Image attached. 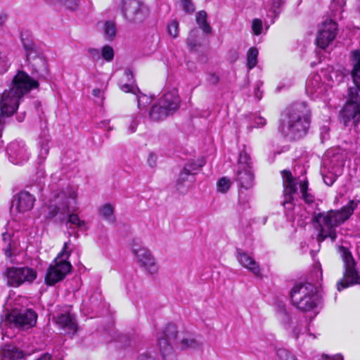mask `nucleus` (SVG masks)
Returning <instances> with one entry per match:
<instances>
[{"instance_id": "22", "label": "nucleus", "mask_w": 360, "mask_h": 360, "mask_svg": "<svg viewBox=\"0 0 360 360\" xmlns=\"http://www.w3.org/2000/svg\"><path fill=\"white\" fill-rule=\"evenodd\" d=\"M56 323L63 330L74 334L77 331V325L70 314H60L56 317Z\"/></svg>"}, {"instance_id": "46", "label": "nucleus", "mask_w": 360, "mask_h": 360, "mask_svg": "<svg viewBox=\"0 0 360 360\" xmlns=\"http://www.w3.org/2000/svg\"><path fill=\"white\" fill-rule=\"evenodd\" d=\"M138 124H139V121H138L137 118L136 117L132 118L131 120L130 121V123L129 124V126H128V129H127L128 133L132 134V133L135 132L136 130Z\"/></svg>"}, {"instance_id": "25", "label": "nucleus", "mask_w": 360, "mask_h": 360, "mask_svg": "<svg viewBox=\"0 0 360 360\" xmlns=\"http://www.w3.org/2000/svg\"><path fill=\"white\" fill-rule=\"evenodd\" d=\"M207 13L205 11H200L196 13V22L199 27L205 33H210L212 27L207 21Z\"/></svg>"}, {"instance_id": "16", "label": "nucleus", "mask_w": 360, "mask_h": 360, "mask_svg": "<svg viewBox=\"0 0 360 360\" xmlns=\"http://www.w3.org/2000/svg\"><path fill=\"white\" fill-rule=\"evenodd\" d=\"M328 89V86L321 82V78L319 75H312L307 82V92L315 97L323 96L327 92Z\"/></svg>"}, {"instance_id": "4", "label": "nucleus", "mask_w": 360, "mask_h": 360, "mask_svg": "<svg viewBox=\"0 0 360 360\" xmlns=\"http://www.w3.org/2000/svg\"><path fill=\"white\" fill-rule=\"evenodd\" d=\"M77 189L72 186H68L65 190L53 194L54 200H51L48 206V218H53L58 215L60 221L65 220L70 209L75 210Z\"/></svg>"}, {"instance_id": "47", "label": "nucleus", "mask_w": 360, "mask_h": 360, "mask_svg": "<svg viewBox=\"0 0 360 360\" xmlns=\"http://www.w3.org/2000/svg\"><path fill=\"white\" fill-rule=\"evenodd\" d=\"M344 0H333L331 3V7L333 10L339 11L345 5Z\"/></svg>"}, {"instance_id": "60", "label": "nucleus", "mask_w": 360, "mask_h": 360, "mask_svg": "<svg viewBox=\"0 0 360 360\" xmlns=\"http://www.w3.org/2000/svg\"><path fill=\"white\" fill-rule=\"evenodd\" d=\"M37 360H51V356L49 354H44Z\"/></svg>"}, {"instance_id": "41", "label": "nucleus", "mask_w": 360, "mask_h": 360, "mask_svg": "<svg viewBox=\"0 0 360 360\" xmlns=\"http://www.w3.org/2000/svg\"><path fill=\"white\" fill-rule=\"evenodd\" d=\"M10 65L8 58L5 53H0V74L7 71Z\"/></svg>"}, {"instance_id": "54", "label": "nucleus", "mask_w": 360, "mask_h": 360, "mask_svg": "<svg viewBox=\"0 0 360 360\" xmlns=\"http://www.w3.org/2000/svg\"><path fill=\"white\" fill-rule=\"evenodd\" d=\"M138 360H155L154 357L147 354H141Z\"/></svg>"}, {"instance_id": "9", "label": "nucleus", "mask_w": 360, "mask_h": 360, "mask_svg": "<svg viewBox=\"0 0 360 360\" xmlns=\"http://www.w3.org/2000/svg\"><path fill=\"white\" fill-rule=\"evenodd\" d=\"M123 18L129 22H141L147 15V8L139 0H120Z\"/></svg>"}, {"instance_id": "43", "label": "nucleus", "mask_w": 360, "mask_h": 360, "mask_svg": "<svg viewBox=\"0 0 360 360\" xmlns=\"http://www.w3.org/2000/svg\"><path fill=\"white\" fill-rule=\"evenodd\" d=\"M277 356L281 360H295V356L288 351L280 349L277 351Z\"/></svg>"}, {"instance_id": "40", "label": "nucleus", "mask_w": 360, "mask_h": 360, "mask_svg": "<svg viewBox=\"0 0 360 360\" xmlns=\"http://www.w3.org/2000/svg\"><path fill=\"white\" fill-rule=\"evenodd\" d=\"M168 33L174 38L179 35V22L176 20L172 21L167 26Z\"/></svg>"}, {"instance_id": "53", "label": "nucleus", "mask_w": 360, "mask_h": 360, "mask_svg": "<svg viewBox=\"0 0 360 360\" xmlns=\"http://www.w3.org/2000/svg\"><path fill=\"white\" fill-rule=\"evenodd\" d=\"M156 159H157V158L154 154L150 153L149 155L148 162L151 167H153L155 165Z\"/></svg>"}, {"instance_id": "10", "label": "nucleus", "mask_w": 360, "mask_h": 360, "mask_svg": "<svg viewBox=\"0 0 360 360\" xmlns=\"http://www.w3.org/2000/svg\"><path fill=\"white\" fill-rule=\"evenodd\" d=\"M131 247L132 252L136 256V262L141 267L144 268L152 274L158 271V265L153 256L149 250L141 245L139 239H133Z\"/></svg>"}, {"instance_id": "59", "label": "nucleus", "mask_w": 360, "mask_h": 360, "mask_svg": "<svg viewBox=\"0 0 360 360\" xmlns=\"http://www.w3.org/2000/svg\"><path fill=\"white\" fill-rule=\"evenodd\" d=\"M43 1L49 5L56 6V5H58L60 0H43Z\"/></svg>"}, {"instance_id": "7", "label": "nucleus", "mask_w": 360, "mask_h": 360, "mask_svg": "<svg viewBox=\"0 0 360 360\" xmlns=\"http://www.w3.org/2000/svg\"><path fill=\"white\" fill-rule=\"evenodd\" d=\"M316 287L311 283L297 284L290 292L292 302L301 311H309L316 305Z\"/></svg>"}, {"instance_id": "20", "label": "nucleus", "mask_w": 360, "mask_h": 360, "mask_svg": "<svg viewBox=\"0 0 360 360\" xmlns=\"http://www.w3.org/2000/svg\"><path fill=\"white\" fill-rule=\"evenodd\" d=\"M283 177V184L286 193V198L289 200L292 199V195L295 194L297 191L296 179L292 176L290 171L283 170L281 172Z\"/></svg>"}, {"instance_id": "45", "label": "nucleus", "mask_w": 360, "mask_h": 360, "mask_svg": "<svg viewBox=\"0 0 360 360\" xmlns=\"http://www.w3.org/2000/svg\"><path fill=\"white\" fill-rule=\"evenodd\" d=\"M191 175L192 176L191 173L188 172V171H185V169L184 168L179 174L177 179V184H183L188 180V176Z\"/></svg>"}, {"instance_id": "21", "label": "nucleus", "mask_w": 360, "mask_h": 360, "mask_svg": "<svg viewBox=\"0 0 360 360\" xmlns=\"http://www.w3.org/2000/svg\"><path fill=\"white\" fill-rule=\"evenodd\" d=\"M8 153L11 158L16 160L15 164L22 163L29 158V155L24 145L18 143H11L8 148Z\"/></svg>"}, {"instance_id": "33", "label": "nucleus", "mask_w": 360, "mask_h": 360, "mask_svg": "<svg viewBox=\"0 0 360 360\" xmlns=\"http://www.w3.org/2000/svg\"><path fill=\"white\" fill-rule=\"evenodd\" d=\"M113 212V207L110 204H105L100 209L101 214L109 221H114Z\"/></svg>"}, {"instance_id": "27", "label": "nucleus", "mask_w": 360, "mask_h": 360, "mask_svg": "<svg viewBox=\"0 0 360 360\" xmlns=\"http://www.w3.org/2000/svg\"><path fill=\"white\" fill-rule=\"evenodd\" d=\"M67 223L75 226L82 231H84L88 229L86 223L84 220L80 219L77 214H68Z\"/></svg>"}, {"instance_id": "23", "label": "nucleus", "mask_w": 360, "mask_h": 360, "mask_svg": "<svg viewBox=\"0 0 360 360\" xmlns=\"http://www.w3.org/2000/svg\"><path fill=\"white\" fill-rule=\"evenodd\" d=\"M25 356L24 352L13 346H6L0 352L1 360H20Z\"/></svg>"}, {"instance_id": "1", "label": "nucleus", "mask_w": 360, "mask_h": 360, "mask_svg": "<svg viewBox=\"0 0 360 360\" xmlns=\"http://www.w3.org/2000/svg\"><path fill=\"white\" fill-rule=\"evenodd\" d=\"M310 122L311 110L308 105L305 102H297L281 114L278 130L290 139H299L307 134Z\"/></svg>"}, {"instance_id": "64", "label": "nucleus", "mask_w": 360, "mask_h": 360, "mask_svg": "<svg viewBox=\"0 0 360 360\" xmlns=\"http://www.w3.org/2000/svg\"><path fill=\"white\" fill-rule=\"evenodd\" d=\"M37 59H38V60H40L41 63H43L44 64H45V62H44V60L43 59H41V58H37Z\"/></svg>"}, {"instance_id": "63", "label": "nucleus", "mask_w": 360, "mask_h": 360, "mask_svg": "<svg viewBox=\"0 0 360 360\" xmlns=\"http://www.w3.org/2000/svg\"><path fill=\"white\" fill-rule=\"evenodd\" d=\"M5 255H6L7 257H11L12 254H11V250H10V249H9V248H7V249L5 250Z\"/></svg>"}, {"instance_id": "15", "label": "nucleus", "mask_w": 360, "mask_h": 360, "mask_svg": "<svg viewBox=\"0 0 360 360\" xmlns=\"http://www.w3.org/2000/svg\"><path fill=\"white\" fill-rule=\"evenodd\" d=\"M35 198L27 191H21L15 196L11 209H15L20 212L30 210L33 206Z\"/></svg>"}, {"instance_id": "31", "label": "nucleus", "mask_w": 360, "mask_h": 360, "mask_svg": "<svg viewBox=\"0 0 360 360\" xmlns=\"http://www.w3.org/2000/svg\"><path fill=\"white\" fill-rule=\"evenodd\" d=\"M300 188L302 193L303 200L307 203H311L314 200V198L312 195L307 192L308 191V181L307 179L300 182Z\"/></svg>"}, {"instance_id": "32", "label": "nucleus", "mask_w": 360, "mask_h": 360, "mask_svg": "<svg viewBox=\"0 0 360 360\" xmlns=\"http://www.w3.org/2000/svg\"><path fill=\"white\" fill-rule=\"evenodd\" d=\"M179 344L180 347L184 349L189 348L195 349L200 345L198 340L191 337L181 339Z\"/></svg>"}, {"instance_id": "49", "label": "nucleus", "mask_w": 360, "mask_h": 360, "mask_svg": "<svg viewBox=\"0 0 360 360\" xmlns=\"http://www.w3.org/2000/svg\"><path fill=\"white\" fill-rule=\"evenodd\" d=\"M283 4V0H271V7L270 8L274 13L276 12V10L280 8Z\"/></svg>"}, {"instance_id": "51", "label": "nucleus", "mask_w": 360, "mask_h": 360, "mask_svg": "<svg viewBox=\"0 0 360 360\" xmlns=\"http://www.w3.org/2000/svg\"><path fill=\"white\" fill-rule=\"evenodd\" d=\"M207 80L210 84L215 85L219 82V77L214 73H210L208 75Z\"/></svg>"}, {"instance_id": "34", "label": "nucleus", "mask_w": 360, "mask_h": 360, "mask_svg": "<svg viewBox=\"0 0 360 360\" xmlns=\"http://www.w3.org/2000/svg\"><path fill=\"white\" fill-rule=\"evenodd\" d=\"M231 182L226 177H221L217 182V190L221 193H226L231 187Z\"/></svg>"}, {"instance_id": "14", "label": "nucleus", "mask_w": 360, "mask_h": 360, "mask_svg": "<svg viewBox=\"0 0 360 360\" xmlns=\"http://www.w3.org/2000/svg\"><path fill=\"white\" fill-rule=\"evenodd\" d=\"M37 316L31 309L18 311L14 309L8 316V320L19 327H32L37 321Z\"/></svg>"}, {"instance_id": "8", "label": "nucleus", "mask_w": 360, "mask_h": 360, "mask_svg": "<svg viewBox=\"0 0 360 360\" xmlns=\"http://www.w3.org/2000/svg\"><path fill=\"white\" fill-rule=\"evenodd\" d=\"M356 88H349L348 90V100L341 111V118L345 126L350 124L356 125L360 121V96Z\"/></svg>"}, {"instance_id": "38", "label": "nucleus", "mask_w": 360, "mask_h": 360, "mask_svg": "<svg viewBox=\"0 0 360 360\" xmlns=\"http://www.w3.org/2000/svg\"><path fill=\"white\" fill-rule=\"evenodd\" d=\"M60 6H65L67 9L70 11H75L79 5V0H60L58 4Z\"/></svg>"}, {"instance_id": "19", "label": "nucleus", "mask_w": 360, "mask_h": 360, "mask_svg": "<svg viewBox=\"0 0 360 360\" xmlns=\"http://www.w3.org/2000/svg\"><path fill=\"white\" fill-rule=\"evenodd\" d=\"M345 278L338 283V290L339 291L345 289L349 285L360 283V276H359L355 266L345 268Z\"/></svg>"}, {"instance_id": "30", "label": "nucleus", "mask_w": 360, "mask_h": 360, "mask_svg": "<svg viewBox=\"0 0 360 360\" xmlns=\"http://www.w3.org/2000/svg\"><path fill=\"white\" fill-rule=\"evenodd\" d=\"M252 167L251 158L245 150H242L239 154L238 160V169Z\"/></svg>"}, {"instance_id": "12", "label": "nucleus", "mask_w": 360, "mask_h": 360, "mask_svg": "<svg viewBox=\"0 0 360 360\" xmlns=\"http://www.w3.org/2000/svg\"><path fill=\"white\" fill-rule=\"evenodd\" d=\"M338 26L333 20H326L320 25L316 37L317 46L325 49L334 40Z\"/></svg>"}, {"instance_id": "36", "label": "nucleus", "mask_w": 360, "mask_h": 360, "mask_svg": "<svg viewBox=\"0 0 360 360\" xmlns=\"http://www.w3.org/2000/svg\"><path fill=\"white\" fill-rule=\"evenodd\" d=\"M23 46L26 51V56L28 60L36 57V51L34 50V44L32 41L25 42L23 41Z\"/></svg>"}, {"instance_id": "2", "label": "nucleus", "mask_w": 360, "mask_h": 360, "mask_svg": "<svg viewBox=\"0 0 360 360\" xmlns=\"http://www.w3.org/2000/svg\"><path fill=\"white\" fill-rule=\"evenodd\" d=\"M38 85V82L31 78L25 72L18 71L8 89L2 93L0 99L1 114L12 115L18 108L20 101L24 95L37 88Z\"/></svg>"}, {"instance_id": "6", "label": "nucleus", "mask_w": 360, "mask_h": 360, "mask_svg": "<svg viewBox=\"0 0 360 360\" xmlns=\"http://www.w3.org/2000/svg\"><path fill=\"white\" fill-rule=\"evenodd\" d=\"M71 254V250H68V243H65L63 250L58 255L54 260V264L50 265L46 276V283L53 285L55 283L62 281L69 274L72 269L71 264L68 261Z\"/></svg>"}, {"instance_id": "37", "label": "nucleus", "mask_w": 360, "mask_h": 360, "mask_svg": "<svg viewBox=\"0 0 360 360\" xmlns=\"http://www.w3.org/2000/svg\"><path fill=\"white\" fill-rule=\"evenodd\" d=\"M101 56L108 62L112 61L114 58V51L110 46H104L101 51Z\"/></svg>"}, {"instance_id": "35", "label": "nucleus", "mask_w": 360, "mask_h": 360, "mask_svg": "<svg viewBox=\"0 0 360 360\" xmlns=\"http://www.w3.org/2000/svg\"><path fill=\"white\" fill-rule=\"evenodd\" d=\"M105 34L109 39H112L116 34L115 24L112 22L108 21L105 24Z\"/></svg>"}, {"instance_id": "24", "label": "nucleus", "mask_w": 360, "mask_h": 360, "mask_svg": "<svg viewBox=\"0 0 360 360\" xmlns=\"http://www.w3.org/2000/svg\"><path fill=\"white\" fill-rule=\"evenodd\" d=\"M354 56L355 63L353 65L352 71V77L355 85L360 89V52L359 51H354Z\"/></svg>"}, {"instance_id": "42", "label": "nucleus", "mask_w": 360, "mask_h": 360, "mask_svg": "<svg viewBox=\"0 0 360 360\" xmlns=\"http://www.w3.org/2000/svg\"><path fill=\"white\" fill-rule=\"evenodd\" d=\"M252 30L255 35H259L262 31V22L258 18H255L252 22Z\"/></svg>"}, {"instance_id": "29", "label": "nucleus", "mask_w": 360, "mask_h": 360, "mask_svg": "<svg viewBox=\"0 0 360 360\" xmlns=\"http://www.w3.org/2000/svg\"><path fill=\"white\" fill-rule=\"evenodd\" d=\"M340 250L344 261L345 268L355 266L356 262L350 251L342 246L340 247Z\"/></svg>"}, {"instance_id": "50", "label": "nucleus", "mask_w": 360, "mask_h": 360, "mask_svg": "<svg viewBox=\"0 0 360 360\" xmlns=\"http://www.w3.org/2000/svg\"><path fill=\"white\" fill-rule=\"evenodd\" d=\"M329 128L327 126L321 127V138L322 141L328 139Z\"/></svg>"}, {"instance_id": "3", "label": "nucleus", "mask_w": 360, "mask_h": 360, "mask_svg": "<svg viewBox=\"0 0 360 360\" xmlns=\"http://www.w3.org/2000/svg\"><path fill=\"white\" fill-rule=\"evenodd\" d=\"M357 206L358 202L352 200L340 210H331L326 213H319L315 219L319 222L322 219L323 225H321L318 240L322 242L329 238L333 242L335 241L337 238L335 227L346 221L352 215Z\"/></svg>"}, {"instance_id": "5", "label": "nucleus", "mask_w": 360, "mask_h": 360, "mask_svg": "<svg viewBox=\"0 0 360 360\" xmlns=\"http://www.w3.org/2000/svg\"><path fill=\"white\" fill-rule=\"evenodd\" d=\"M180 98L176 91L165 93L152 106L149 116L153 121H161L173 115L179 108Z\"/></svg>"}, {"instance_id": "61", "label": "nucleus", "mask_w": 360, "mask_h": 360, "mask_svg": "<svg viewBox=\"0 0 360 360\" xmlns=\"http://www.w3.org/2000/svg\"><path fill=\"white\" fill-rule=\"evenodd\" d=\"M255 90H256V91H255V96H256L258 99H260V98H261V97H262V94H259V83H257V84H256Z\"/></svg>"}, {"instance_id": "11", "label": "nucleus", "mask_w": 360, "mask_h": 360, "mask_svg": "<svg viewBox=\"0 0 360 360\" xmlns=\"http://www.w3.org/2000/svg\"><path fill=\"white\" fill-rule=\"evenodd\" d=\"M37 277V273L29 267H10L7 269L8 283L18 287L25 282L31 283Z\"/></svg>"}, {"instance_id": "52", "label": "nucleus", "mask_w": 360, "mask_h": 360, "mask_svg": "<svg viewBox=\"0 0 360 360\" xmlns=\"http://www.w3.org/2000/svg\"><path fill=\"white\" fill-rule=\"evenodd\" d=\"M255 122L258 127H263L266 124L265 119L262 117H256Z\"/></svg>"}, {"instance_id": "58", "label": "nucleus", "mask_w": 360, "mask_h": 360, "mask_svg": "<svg viewBox=\"0 0 360 360\" xmlns=\"http://www.w3.org/2000/svg\"><path fill=\"white\" fill-rule=\"evenodd\" d=\"M323 181L325 184H327L328 186H331L335 180L328 176H323Z\"/></svg>"}, {"instance_id": "17", "label": "nucleus", "mask_w": 360, "mask_h": 360, "mask_svg": "<svg viewBox=\"0 0 360 360\" xmlns=\"http://www.w3.org/2000/svg\"><path fill=\"white\" fill-rule=\"evenodd\" d=\"M236 257L239 263L257 276H261V268L259 264L248 253L242 250H237Z\"/></svg>"}, {"instance_id": "48", "label": "nucleus", "mask_w": 360, "mask_h": 360, "mask_svg": "<svg viewBox=\"0 0 360 360\" xmlns=\"http://www.w3.org/2000/svg\"><path fill=\"white\" fill-rule=\"evenodd\" d=\"M88 52H89V55L91 56V57L94 60H99L101 58V53H100L98 49H89L88 50Z\"/></svg>"}, {"instance_id": "13", "label": "nucleus", "mask_w": 360, "mask_h": 360, "mask_svg": "<svg viewBox=\"0 0 360 360\" xmlns=\"http://www.w3.org/2000/svg\"><path fill=\"white\" fill-rule=\"evenodd\" d=\"M176 326L174 324L169 323L163 330L162 336L158 338V344L164 359L172 354V344L176 341Z\"/></svg>"}, {"instance_id": "55", "label": "nucleus", "mask_w": 360, "mask_h": 360, "mask_svg": "<svg viewBox=\"0 0 360 360\" xmlns=\"http://www.w3.org/2000/svg\"><path fill=\"white\" fill-rule=\"evenodd\" d=\"M7 18L8 17L6 13H0V26H3L5 24Z\"/></svg>"}, {"instance_id": "28", "label": "nucleus", "mask_w": 360, "mask_h": 360, "mask_svg": "<svg viewBox=\"0 0 360 360\" xmlns=\"http://www.w3.org/2000/svg\"><path fill=\"white\" fill-rule=\"evenodd\" d=\"M259 51L255 47H251L247 53V66L249 70L255 68L257 64Z\"/></svg>"}, {"instance_id": "62", "label": "nucleus", "mask_w": 360, "mask_h": 360, "mask_svg": "<svg viewBox=\"0 0 360 360\" xmlns=\"http://www.w3.org/2000/svg\"><path fill=\"white\" fill-rule=\"evenodd\" d=\"M93 95L96 97H98L100 96V94H101V90L98 89H94L93 90Z\"/></svg>"}, {"instance_id": "56", "label": "nucleus", "mask_w": 360, "mask_h": 360, "mask_svg": "<svg viewBox=\"0 0 360 360\" xmlns=\"http://www.w3.org/2000/svg\"><path fill=\"white\" fill-rule=\"evenodd\" d=\"M120 88H121L122 91L127 92V93L131 91V86L129 84H125L122 85Z\"/></svg>"}, {"instance_id": "26", "label": "nucleus", "mask_w": 360, "mask_h": 360, "mask_svg": "<svg viewBox=\"0 0 360 360\" xmlns=\"http://www.w3.org/2000/svg\"><path fill=\"white\" fill-rule=\"evenodd\" d=\"M203 160H191L184 166L185 171L191 173L192 176L196 174L200 169L204 165Z\"/></svg>"}, {"instance_id": "39", "label": "nucleus", "mask_w": 360, "mask_h": 360, "mask_svg": "<svg viewBox=\"0 0 360 360\" xmlns=\"http://www.w3.org/2000/svg\"><path fill=\"white\" fill-rule=\"evenodd\" d=\"M49 140L44 139L40 143V150L39 153L40 159L44 160L49 153Z\"/></svg>"}, {"instance_id": "44", "label": "nucleus", "mask_w": 360, "mask_h": 360, "mask_svg": "<svg viewBox=\"0 0 360 360\" xmlns=\"http://www.w3.org/2000/svg\"><path fill=\"white\" fill-rule=\"evenodd\" d=\"M182 7L185 12L193 13L195 7L191 0H182Z\"/></svg>"}, {"instance_id": "57", "label": "nucleus", "mask_w": 360, "mask_h": 360, "mask_svg": "<svg viewBox=\"0 0 360 360\" xmlns=\"http://www.w3.org/2000/svg\"><path fill=\"white\" fill-rule=\"evenodd\" d=\"M124 75L127 77V81L130 82L133 79L132 72L130 70H127L124 72Z\"/></svg>"}, {"instance_id": "18", "label": "nucleus", "mask_w": 360, "mask_h": 360, "mask_svg": "<svg viewBox=\"0 0 360 360\" xmlns=\"http://www.w3.org/2000/svg\"><path fill=\"white\" fill-rule=\"evenodd\" d=\"M254 179L255 176L252 167L237 169L235 180L240 187L245 189L252 188L254 184Z\"/></svg>"}]
</instances>
